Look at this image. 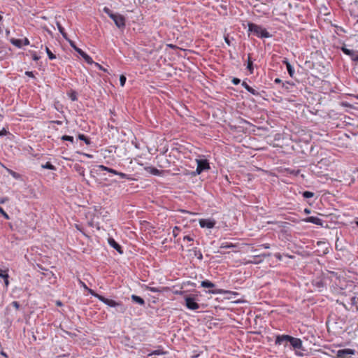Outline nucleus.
Returning <instances> with one entry per match:
<instances>
[{
    "label": "nucleus",
    "mask_w": 358,
    "mask_h": 358,
    "mask_svg": "<svg viewBox=\"0 0 358 358\" xmlns=\"http://www.w3.org/2000/svg\"><path fill=\"white\" fill-rule=\"evenodd\" d=\"M248 32L253 34L258 38H268L271 37V34L263 27L254 24L252 22H248Z\"/></svg>",
    "instance_id": "nucleus-1"
},
{
    "label": "nucleus",
    "mask_w": 358,
    "mask_h": 358,
    "mask_svg": "<svg viewBox=\"0 0 358 358\" xmlns=\"http://www.w3.org/2000/svg\"><path fill=\"white\" fill-rule=\"evenodd\" d=\"M103 11L107 14L115 22L118 28H123L125 27V18L124 16L119 13H113L108 7H104Z\"/></svg>",
    "instance_id": "nucleus-2"
},
{
    "label": "nucleus",
    "mask_w": 358,
    "mask_h": 358,
    "mask_svg": "<svg viewBox=\"0 0 358 358\" xmlns=\"http://www.w3.org/2000/svg\"><path fill=\"white\" fill-rule=\"evenodd\" d=\"M201 286L205 288H211V289L206 291V293L210 294H223L228 292L227 291L222 289L215 288V285L208 280L201 281Z\"/></svg>",
    "instance_id": "nucleus-3"
},
{
    "label": "nucleus",
    "mask_w": 358,
    "mask_h": 358,
    "mask_svg": "<svg viewBox=\"0 0 358 358\" xmlns=\"http://www.w3.org/2000/svg\"><path fill=\"white\" fill-rule=\"evenodd\" d=\"M290 345L292 349L296 351L295 354L298 356H302L303 353L299 352V351H304L305 349L303 346L302 341L299 338L292 337L289 341Z\"/></svg>",
    "instance_id": "nucleus-4"
},
{
    "label": "nucleus",
    "mask_w": 358,
    "mask_h": 358,
    "mask_svg": "<svg viewBox=\"0 0 358 358\" xmlns=\"http://www.w3.org/2000/svg\"><path fill=\"white\" fill-rule=\"evenodd\" d=\"M185 306L189 310H195L200 308L199 304L196 302V299L192 296H186L185 297Z\"/></svg>",
    "instance_id": "nucleus-5"
},
{
    "label": "nucleus",
    "mask_w": 358,
    "mask_h": 358,
    "mask_svg": "<svg viewBox=\"0 0 358 358\" xmlns=\"http://www.w3.org/2000/svg\"><path fill=\"white\" fill-rule=\"evenodd\" d=\"M99 300L110 307H120V311L122 313L124 311V308L120 302H117L113 299H107L103 296H99Z\"/></svg>",
    "instance_id": "nucleus-6"
},
{
    "label": "nucleus",
    "mask_w": 358,
    "mask_h": 358,
    "mask_svg": "<svg viewBox=\"0 0 358 358\" xmlns=\"http://www.w3.org/2000/svg\"><path fill=\"white\" fill-rule=\"evenodd\" d=\"M97 168H98V170H99V171H105L108 173H111L114 175L119 176L121 178H123V179L127 178V174L122 173V172H119L115 169H113L106 166L104 165H99L97 166Z\"/></svg>",
    "instance_id": "nucleus-7"
},
{
    "label": "nucleus",
    "mask_w": 358,
    "mask_h": 358,
    "mask_svg": "<svg viewBox=\"0 0 358 358\" xmlns=\"http://www.w3.org/2000/svg\"><path fill=\"white\" fill-rule=\"evenodd\" d=\"M199 223L201 228H207L210 229L215 227L216 221L213 218L200 219Z\"/></svg>",
    "instance_id": "nucleus-8"
},
{
    "label": "nucleus",
    "mask_w": 358,
    "mask_h": 358,
    "mask_svg": "<svg viewBox=\"0 0 358 358\" xmlns=\"http://www.w3.org/2000/svg\"><path fill=\"white\" fill-rule=\"evenodd\" d=\"M209 169L210 165L206 159L197 160V167L196 169V172L197 174H200L203 171L208 170Z\"/></svg>",
    "instance_id": "nucleus-9"
},
{
    "label": "nucleus",
    "mask_w": 358,
    "mask_h": 358,
    "mask_svg": "<svg viewBox=\"0 0 358 358\" xmlns=\"http://www.w3.org/2000/svg\"><path fill=\"white\" fill-rule=\"evenodd\" d=\"M355 350L352 349L345 348L338 350L336 352L337 358H348L350 355H355Z\"/></svg>",
    "instance_id": "nucleus-10"
},
{
    "label": "nucleus",
    "mask_w": 358,
    "mask_h": 358,
    "mask_svg": "<svg viewBox=\"0 0 358 358\" xmlns=\"http://www.w3.org/2000/svg\"><path fill=\"white\" fill-rule=\"evenodd\" d=\"M341 49L345 55L349 56L353 62H356V57L358 56V51L348 49L345 45L342 46Z\"/></svg>",
    "instance_id": "nucleus-11"
},
{
    "label": "nucleus",
    "mask_w": 358,
    "mask_h": 358,
    "mask_svg": "<svg viewBox=\"0 0 358 358\" xmlns=\"http://www.w3.org/2000/svg\"><path fill=\"white\" fill-rule=\"evenodd\" d=\"M292 336L289 335H278L276 336L275 340V345H281L283 342H289Z\"/></svg>",
    "instance_id": "nucleus-12"
},
{
    "label": "nucleus",
    "mask_w": 358,
    "mask_h": 358,
    "mask_svg": "<svg viewBox=\"0 0 358 358\" xmlns=\"http://www.w3.org/2000/svg\"><path fill=\"white\" fill-rule=\"evenodd\" d=\"M108 243L110 247L117 250L120 254L123 253L121 245L118 244L113 238H109L108 239Z\"/></svg>",
    "instance_id": "nucleus-13"
},
{
    "label": "nucleus",
    "mask_w": 358,
    "mask_h": 358,
    "mask_svg": "<svg viewBox=\"0 0 358 358\" xmlns=\"http://www.w3.org/2000/svg\"><path fill=\"white\" fill-rule=\"evenodd\" d=\"M0 278L3 279L5 286L7 287L9 285L8 281V269H3L0 268Z\"/></svg>",
    "instance_id": "nucleus-14"
},
{
    "label": "nucleus",
    "mask_w": 358,
    "mask_h": 358,
    "mask_svg": "<svg viewBox=\"0 0 358 358\" xmlns=\"http://www.w3.org/2000/svg\"><path fill=\"white\" fill-rule=\"evenodd\" d=\"M305 221L306 222L313 223L317 225H322V220L320 218L315 216L308 217L306 219Z\"/></svg>",
    "instance_id": "nucleus-15"
},
{
    "label": "nucleus",
    "mask_w": 358,
    "mask_h": 358,
    "mask_svg": "<svg viewBox=\"0 0 358 358\" xmlns=\"http://www.w3.org/2000/svg\"><path fill=\"white\" fill-rule=\"evenodd\" d=\"M283 64H285L286 65L287 70L288 73L290 76V77H293L294 74V69L292 67V66L291 65V64L289 62V61L287 59L283 60Z\"/></svg>",
    "instance_id": "nucleus-16"
},
{
    "label": "nucleus",
    "mask_w": 358,
    "mask_h": 358,
    "mask_svg": "<svg viewBox=\"0 0 358 358\" xmlns=\"http://www.w3.org/2000/svg\"><path fill=\"white\" fill-rule=\"evenodd\" d=\"M131 300L134 302H135V303H138V304H139L141 306H144L145 305L144 299L143 298L138 296H136L135 294H132L131 296Z\"/></svg>",
    "instance_id": "nucleus-17"
},
{
    "label": "nucleus",
    "mask_w": 358,
    "mask_h": 358,
    "mask_svg": "<svg viewBox=\"0 0 358 358\" xmlns=\"http://www.w3.org/2000/svg\"><path fill=\"white\" fill-rule=\"evenodd\" d=\"M247 69L250 71V74L253 73L254 67H253V62L251 60V55H250V54H248V55Z\"/></svg>",
    "instance_id": "nucleus-18"
},
{
    "label": "nucleus",
    "mask_w": 358,
    "mask_h": 358,
    "mask_svg": "<svg viewBox=\"0 0 358 358\" xmlns=\"http://www.w3.org/2000/svg\"><path fill=\"white\" fill-rule=\"evenodd\" d=\"M56 25H57V27L59 30V31L60 32V34L62 35V36L66 39L67 38V34L65 32V30H64V28L62 26V24H60L59 22L58 21H56Z\"/></svg>",
    "instance_id": "nucleus-19"
},
{
    "label": "nucleus",
    "mask_w": 358,
    "mask_h": 358,
    "mask_svg": "<svg viewBox=\"0 0 358 358\" xmlns=\"http://www.w3.org/2000/svg\"><path fill=\"white\" fill-rule=\"evenodd\" d=\"M10 42L15 45V47L18 48H21L22 46V40L21 39H17V38H11L10 40Z\"/></svg>",
    "instance_id": "nucleus-20"
},
{
    "label": "nucleus",
    "mask_w": 358,
    "mask_h": 358,
    "mask_svg": "<svg viewBox=\"0 0 358 358\" xmlns=\"http://www.w3.org/2000/svg\"><path fill=\"white\" fill-rule=\"evenodd\" d=\"M80 56L84 59V60L89 64H92L94 63L92 58L88 55L87 53L83 52Z\"/></svg>",
    "instance_id": "nucleus-21"
},
{
    "label": "nucleus",
    "mask_w": 358,
    "mask_h": 358,
    "mask_svg": "<svg viewBox=\"0 0 358 358\" xmlns=\"http://www.w3.org/2000/svg\"><path fill=\"white\" fill-rule=\"evenodd\" d=\"M41 167H42V169H50V170H53V171L56 170V167L49 162H46L45 164H42Z\"/></svg>",
    "instance_id": "nucleus-22"
},
{
    "label": "nucleus",
    "mask_w": 358,
    "mask_h": 358,
    "mask_svg": "<svg viewBox=\"0 0 358 358\" xmlns=\"http://www.w3.org/2000/svg\"><path fill=\"white\" fill-rule=\"evenodd\" d=\"M69 44L80 55L84 52L80 48H78L73 41H69Z\"/></svg>",
    "instance_id": "nucleus-23"
},
{
    "label": "nucleus",
    "mask_w": 358,
    "mask_h": 358,
    "mask_svg": "<svg viewBox=\"0 0 358 358\" xmlns=\"http://www.w3.org/2000/svg\"><path fill=\"white\" fill-rule=\"evenodd\" d=\"M78 138L80 140V141H83L85 143L86 145H90L91 143V141L90 140V138H88L86 136H85L84 134H79L78 135Z\"/></svg>",
    "instance_id": "nucleus-24"
},
{
    "label": "nucleus",
    "mask_w": 358,
    "mask_h": 358,
    "mask_svg": "<svg viewBox=\"0 0 358 358\" xmlns=\"http://www.w3.org/2000/svg\"><path fill=\"white\" fill-rule=\"evenodd\" d=\"M164 354H165V352H164L163 350L157 349V350H153L148 355L149 356H152V355H164Z\"/></svg>",
    "instance_id": "nucleus-25"
},
{
    "label": "nucleus",
    "mask_w": 358,
    "mask_h": 358,
    "mask_svg": "<svg viewBox=\"0 0 358 358\" xmlns=\"http://www.w3.org/2000/svg\"><path fill=\"white\" fill-rule=\"evenodd\" d=\"M45 52L50 60L55 59L56 58V56L50 50L48 47L45 48Z\"/></svg>",
    "instance_id": "nucleus-26"
},
{
    "label": "nucleus",
    "mask_w": 358,
    "mask_h": 358,
    "mask_svg": "<svg viewBox=\"0 0 358 358\" xmlns=\"http://www.w3.org/2000/svg\"><path fill=\"white\" fill-rule=\"evenodd\" d=\"M314 196V193L309 191H305L303 192V196L305 199L312 198Z\"/></svg>",
    "instance_id": "nucleus-27"
},
{
    "label": "nucleus",
    "mask_w": 358,
    "mask_h": 358,
    "mask_svg": "<svg viewBox=\"0 0 358 358\" xmlns=\"http://www.w3.org/2000/svg\"><path fill=\"white\" fill-rule=\"evenodd\" d=\"M69 96L71 100L73 101H75L78 99L77 93L75 91H72Z\"/></svg>",
    "instance_id": "nucleus-28"
},
{
    "label": "nucleus",
    "mask_w": 358,
    "mask_h": 358,
    "mask_svg": "<svg viewBox=\"0 0 358 358\" xmlns=\"http://www.w3.org/2000/svg\"><path fill=\"white\" fill-rule=\"evenodd\" d=\"M146 289L153 293H157L160 292V289L159 288L155 287L147 286Z\"/></svg>",
    "instance_id": "nucleus-29"
},
{
    "label": "nucleus",
    "mask_w": 358,
    "mask_h": 358,
    "mask_svg": "<svg viewBox=\"0 0 358 358\" xmlns=\"http://www.w3.org/2000/svg\"><path fill=\"white\" fill-rule=\"evenodd\" d=\"M62 139L63 141H70L71 143H73V137L71 136H67V135H64L62 137Z\"/></svg>",
    "instance_id": "nucleus-30"
},
{
    "label": "nucleus",
    "mask_w": 358,
    "mask_h": 358,
    "mask_svg": "<svg viewBox=\"0 0 358 358\" xmlns=\"http://www.w3.org/2000/svg\"><path fill=\"white\" fill-rule=\"evenodd\" d=\"M87 291H88V292H89L92 296H93L96 297V299H99V296H102L101 295H100V294H99L96 293L94 290H92V289H89V288H88V289H87Z\"/></svg>",
    "instance_id": "nucleus-31"
},
{
    "label": "nucleus",
    "mask_w": 358,
    "mask_h": 358,
    "mask_svg": "<svg viewBox=\"0 0 358 358\" xmlns=\"http://www.w3.org/2000/svg\"><path fill=\"white\" fill-rule=\"evenodd\" d=\"M149 169H150V173L153 175L157 176V175H159V171L156 168L150 167Z\"/></svg>",
    "instance_id": "nucleus-32"
},
{
    "label": "nucleus",
    "mask_w": 358,
    "mask_h": 358,
    "mask_svg": "<svg viewBox=\"0 0 358 358\" xmlns=\"http://www.w3.org/2000/svg\"><path fill=\"white\" fill-rule=\"evenodd\" d=\"M126 77L124 76V75H121L120 77V85L122 87H123L124 85H125V83H126Z\"/></svg>",
    "instance_id": "nucleus-33"
},
{
    "label": "nucleus",
    "mask_w": 358,
    "mask_h": 358,
    "mask_svg": "<svg viewBox=\"0 0 358 358\" xmlns=\"http://www.w3.org/2000/svg\"><path fill=\"white\" fill-rule=\"evenodd\" d=\"M234 245L231 243H223L221 245V248H234Z\"/></svg>",
    "instance_id": "nucleus-34"
},
{
    "label": "nucleus",
    "mask_w": 358,
    "mask_h": 358,
    "mask_svg": "<svg viewBox=\"0 0 358 358\" xmlns=\"http://www.w3.org/2000/svg\"><path fill=\"white\" fill-rule=\"evenodd\" d=\"M248 92L252 94V95H259V92L251 87L249 89H248Z\"/></svg>",
    "instance_id": "nucleus-35"
},
{
    "label": "nucleus",
    "mask_w": 358,
    "mask_h": 358,
    "mask_svg": "<svg viewBox=\"0 0 358 358\" xmlns=\"http://www.w3.org/2000/svg\"><path fill=\"white\" fill-rule=\"evenodd\" d=\"M0 213L6 219V220H9V216L4 211V210L3 209V208H1L0 206Z\"/></svg>",
    "instance_id": "nucleus-36"
},
{
    "label": "nucleus",
    "mask_w": 358,
    "mask_h": 358,
    "mask_svg": "<svg viewBox=\"0 0 358 358\" xmlns=\"http://www.w3.org/2000/svg\"><path fill=\"white\" fill-rule=\"evenodd\" d=\"M31 55H32V59L34 61H38L40 59V57L38 56V55L35 52H32Z\"/></svg>",
    "instance_id": "nucleus-37"
},
{
    "label": "nucleus",
    "mask_w": 358,
    "mask_h": 358,
    "mask_svg": "<svg viewBox=\"0 0 358 358\" xmlns=\"http://www.w3.org/2000/svg\"><path fill=\"white\" fill-rule=\"evenodd\" d=\"M231 82L234 85H237L241 83V80L237 78H234Z\"/></svg>",
    "instance_id": "nucleus-38"
},
{
    "label": "nucleus",
    "mask_w": 358,
    "mask_h": 358,
    "mask_svg": "<svg viewBox=\"0 0 358 358\" xmlns=\"http://www.w3.org/2000/svg\"><path fill=\"white\" fill-rule=\"evenodd\" d=\"M8 172L15 178H18V174L16 172H15V171H13L12 170H8Z\"/></svg>",
    "instance_id": "nucleus-39"
},
{
    "label": "nucleus",
    "mask_w": 358,
    "mask_h": 358,
    "mask_svg": "<svg viewBox=\"0 0 358 358\" xmlns=\"http://www.w3.org/2000/svg\"><path fill=\"white\" fill-rule=\"evenodd\" d=\"M11 304L15 309H18L20 308V303L16 301H13Z\"/></svg>",
    "instance_id": "nucleus-40"
},
{
    "label": "nucleus",
    "mask_w": 358,
    "mask_h": 358,
    "mask_svg": "<svg viewBox=\"0 0 358 358\" xmlns=\"http://www.w3.org/2000/svg\"><path fill=\"white\" fill-rule=\"evenodd\" d=\"M6 134H7V130H6L5 128H3V129L0 131V137H1V136H6Z\"/></svg>",
    "instance_id": "nucleus-41"
},
{
    "label": "nucleus",
    "mask_w": 358,
    "mask_h": 358,
    "mask_svg": "<svg viewBox=\"0 0 358 358\" xmlns=\"http://www.w3.org/2000/svg\"><path fill=\"white\" fill-rule=\"evenodd\" d=\"M25 75L31 78H34V75L32 71H25Z\"/></svg>",
    "instance_id": "nucleus-42"
},
{
    "label": "nucleus",
    "mask_w": 358,
    "mask_h": 358,
    "mask_svg": "<svg viewBox=\"0 0 358 358\" xmlns=\"http://www.w3.org/2000/svg\"><path fill=\"white\" fill-rule=\"evenodd\" d=\"M183 240L184 241H193V238H192L191 236H185L183 237Z\"/></svg>",
    "instance_id": "nucleus-43"
},
{
    "label": "nucleus",
    "mask_w": 358,
    "mask_h": 358,
    "mask_svg": "<svg viewBox=\"0 0 358 358\" xmlns=\"http://www.w3.org/2000/svg\"><path fill=\"white\" fill-rule=\"evenodd\" d=\"M29 45V41L28 38H25L24 39L22 40V45Z\"/></svg>",
    "instance_id": "nucleus-44"
},
{
    "label": "nucleus",
    "mask_w": 358,
    "mask_h": 358,
    "mask_svg": "<svg viewBox=\"0 0 358 358\" xmlns=\"http://www.w3.org/2000/svg\"><path fill=\"white\" fill-rule=\"evenodd\" d=\"M95 65L98 67V69L99 70H101V71H106V69H104L101 65H100L98 63H95Z\"/></svg>",
    "instance_id": "nucleus-45"
},
{
    "label": "nucleus",
    "mask_w": 358,
    "mask_h": 358,
    "mask_svg": "<svg viewBox=\"0 0 358 358\" xmlns=\"http://www.w3.org/2000/svg\"><path fill=\"white\" fill-rule=\"evenodd\" d=\"M242 86H243V87L246 90H247V91H248V89H249V88L250 87V85H248L247 84V83H245V82H243V83H242Z\"/></svg>",
    "instance_id": "nucleus-46"
},
{
    "label": "nucleus",
    "mask_w": 358,
    "mask_h": 358,
    "mask_svg": "<svg viewBox=\"0 0 358 358\" xmlns=\"http://www.w3.org/2000/svg\"><path fill=\"white\" fill-rule=\"evenodd\" d=\"M261 246L265 249H268L270 248V245L268 243H264Z\"/></svg>",
    "instance_id": "nucleus-47"
},
{
    "label": "nucleus",
    "mask_w": 358,
    "mask_h": 358,
    "mask_svg": "<svg viewBox=\"0 0 358 358\" xmlns=\"http://www.w3.org/2000/svg\"><path fill=\"white\" fill-rule=\"evenodd\" d=\"M224 41H225V43H226L228 45H231L230 41H229V38H228V37H225V38H224Z\"/></svg>",
    "instance_id": "nucleus-48"
},
{
    "label": "nucleus",
    "mask_w": 358,
    "mask_h": 358,
    "mask_svg": "<svg viewBox=\"0 0 358 358\" xmlns=\"http://www.w3.org/2000/svg\"><path fill=\"white\" fill-rule=\"evenodd\" d=\"M275 257L278 259L279 260H281V255L279 253L275 254Z\"/></svg>",
    "instance_id": "nucleus-49"
},
{
    "label": "nucleus",
    "mask_w": 358,
    "mask_h": 358,
    "mask_svg": "<svg viewBox=\"0 0 358 358\" xmlns=\"http://www.w3.org/2000/svg\"><path fill=\"white\" fill-rule=\"evenodd\" d=\"M81 285L85 289L87 290L88 287H87V285L82 281L80 282Z\"/></svg>",
    "instance_id": "nucleus-50"
},
{
    "label": "nucleus",
    "mask_w": 358,
    "mask_h": 358,
    "mask_svg": "<svg viewBox=\"0 0 358 358\" xmlns=\"http://www.w3.org/2000/svg\"><path fill=\"white\" fill-rule=\"evenodd\" d=\"M274 82L275 83H281V80L280 78H275Z\"/></svg>",
    "instance_id": "nucleus-51"
},
{
    "label": "nucleus",
    "mask_w": 358,
    "mask_h": 358,
    "mask_svg": "<svg viewBox=\"0 0 358 358\" xmlns=\"http://www.w3.org/2000/svg\"><path fill=\"white\" fill-rule=\"evenodd\" d=\"M178 227H175L173 230V233H174V231H176V230H178Z\"/></svg>",
    "instance_id": "nucleus-52"
},
{
    "label": "nucleus",
    "mask_w": 358,
    "mask_h": 358,
    "mask_svg": "<svg viewBox=\"0 0 358 358\" xmlns=\"http://www.w3.org/2000/svg\"><path fill=\"white\" fill-rule=\"evenodd\" d=\"M260 261H259V262ZM251 263H253V264H257L258 262L257 261H250Z\"/></svg>",
    "instance_id": "nucleus-53"
},
{
    "label": "nucleus",
    "mask_w": 358,
    "mask_h": 358,
    "mask_svg": "<svg viewBox=\"0 0 358 358\" xmlns=\"http://www.w3.org/2000/svg\"><path fill=\"white\" fill-rule=\"evenodd\" d=\"M352 303H355V297H352Z\"/></svg>",
    "instance_id": "nucleus-54"
},
{
    "label": "nucleus",
    "mask_w": 358,
    "mask_h": 358,
    "mask_svg": "<svg viewBox=\"0 0 358 358\" xmlns=\"http://www.w3.org/2000/svg\"><path fill=\"white\" fill-rule=\"evenodd\" d=\"M57 306H62V302H60V301H57Z\"/></svg>",
    "instance_id": "nucleus-55"
},
{
    "label": "nucleus",
    "mask_w": 358,
    "mask_h": 358,
    "mask_svg": "<svg viewBox=\"0 0 358 358\" xmlns=\"http://www.w3.org/2000/svg\"><path fill=\"white\" fill-rule=\"evenodd\" d=\"M6 33L7 35H8L10 34V31L9 30H6Z\"/></svg>",
    "instance_id": "nucleus-56"
},
{
    "label": "nucleus",
    "mask_w": 358,
    "mask_h": 358,
    "mask_svg": "<svg viewBox=\"0 0 358 358\" xmlns=\"http://www.w3.org/2000/svg\"><path fill=\"white\" fill-rule=\"evenodd\" d=\"M305 212H306V213H310V210H308V209H305Z\"/></svg>",
    "instance_id": "nucleus-57"
},
{
    "label": "nucleus",
    "mask_w": 358,
    "mask_h": 358,
    "mask_svg": "<svg viewBox=\"0 0 358 358\" xmlns=\"http://www.w3.org/2000/svg\"><path fill=\"white\" fill-rule=\"evenodd\" d=\"M176 233V231H174V233H173L174 236H177V234Z\"/></svg>",
    "instance_id": "nucleus-58"
},
{
    "label": "nucleus",
    "mask_w": 358,
    "mask_h": 358,
    "mask_svg": "<svg viewBox=\"0 0 358 358\" xmlns=\"http://www.w3.org/2000/svg\"><path fill=\"white\" fill-rule=\"evenodd\" d=\"M270 255L268 254V255H262L263 257H266V256H269Z\"/></svg>",
    "instance_id": "nucleus-59"
},
{
    "label": "nucleus",
    "mask_w": 358,
    "mask_h": 358,
    "mask_svg": "<svg viewBox=\"0 0 358 358\" xmlns=\"http://www.w3.org/2000/svg\"><path fill=\"white\" fill-rule=\"evenodd\" d=\"M3 20V17L0 15V22Z\"/></svg>",
    "instance_id": "nucleus-60"
},
{
    "label": "nucleus",
    "mask_w": 358,
    "mask_h": 358,
    "mask_svg": "<svg viewBox=\"0 0 358 358\" xmlns=\"http://www.w3.org/2000/svg\"><path fill=\"white\" fill-rule=\"evenodd\" d=\"M57 124H60L61 122L60 121H57Z\"/></svg>",
    "instance_id": "nucleus-61"
},
{
    "label": "nucleus",
    "mask_w": 358,
    "mask_h": 358,
    "mask_svg": "<svg viewBox=\"0 0 358 358\" xmlns=\"http://www.w3.org/2000/svg\"><path fill=\"white\" fill-rule=\"evenodd\" d=\"M4 202V200H1V203H3Z\"/></svg>",
    "instance_id": "nucleus-62"
},
{
    "label": "nucleus",
    "mask_w": 358,
    "mask_h": 358,
    "mask_svg": "<svg viewBox=\"0 0 358 358\" xmlns=\"http://www.w3.org/2000/svg\"><path fill=\"white\" fill-rule=\"evenodd\" d=\"M357 225L358 226V222H357Z\"/></svg>",
    "instance_id": "nucleus-63"
},
{
    "label": "nucleus",
    "mask_w": 358,
    "mask_h": 358,
    "mask_svg": "<svg viewBox=\"0 0 358 358\" xmlns=\"http://www.w3.org/2000/svg\"><path fill=\"white\" fill-rule=\"evenodd\" d=\"M357 99H358V95H357Z\"/></svg>",
    "instance_id": "nucleus-64"
}]
</instances>
